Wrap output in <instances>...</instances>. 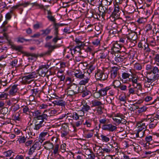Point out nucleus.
Masks as SVG:
<instances>
[{"label":"nucleus","mask_w":159,"mask_h":159,"mask_svg":"<svg viewBox=\"0 0 159 159\" xmlns=\"http://www.w3.org/2000/svg\"><path fill=\"white\" fill-rule=\"evenodd\" d=\"M79 89L80 86L78 87L76 84L72 83L68 86L66 92L68 97H72L79 93Z\"/></svg>","instance_id":"f257e3e1"},{"label":"nucleus","mask_w":159,"mask_h":159,"mask_svg":"<svg viewBox=\"0 0 159 159\" xmlns=\"http://www.w3.org/2000/svg\"><path fill=\"white\" fill-rule=\"evenodd\" d=\"M126 35L130 44L129 45L132 47L134 46L137 42L136 41L137 38V33L130 30L128 34H126Z\"/></svg>","instance_id":"f03ea898"},{"label":"nucleus","mask_w":159,"mask_h":159,"mask_svg":"<svg viewBox=\"0 0 159 159\" xmlns=\"http://www.w3.org/2000/svg\"><path fill=\"white\" fill-rule=\"evenodd\" d=\"M148 76L150 79L152 80H157L159 78V70L156 66L153 67L152 69L149 73Z\"/></svg>","instance_id":"7ed1b4c3"},{"label":"nucleus","mask_w":159,"mask_h":159,"mask_svg":"<svg viewBox=\"0 0 159 159\" xmlns=\"http://www.w3.org/2000/svg\"><path fill=\"white\" fill-rule=\"evenodd\" d=\"M131 77L128 80V82H132V85L135 88H136L137 90H141L142 86L139 83H138L139 78L136 75H131Z\"/></svg>","instance_id":"20e7f679"},{"label":"nucleus","mask_w":159,"mask_h":159,"mask_svg":"<svg viewBox=\"0 0 159 159\" xmlns=\"http://www.w3.org/2000/svg\"><path fill=\"white\" fill-rule=\"evenodd\" d=\"M108 74L104 73L102 70H98L95 73V76L97 80H104L108 78Z\"/></svg>","instance_id":"39448f33"},{"label":"nucleus","mask_w":159,"mask_h":159,"mask_svg":"<svg viewBox=\"0 0 159 159\" xmlns=\"http://www.w3.org/2000/svg\"><path fill=\"white\" fill-rule=\"evenodd\" d=\"M37 77V75L36 72H33L27 75L22 77V83L24 84L29 83V80L36 78Z\"/></svg>","instance_id":"423d86ee"},{"label":"nucleus","mask_w":159,"mask_h":159,"mask_svg":"<svg viewBox=\"0 0 159 159\" xmlns=\"http://www.w3.org/2000/svg\"><path fill=\"white\" fill-rule=\"evenodd\" d=\"M151 115H147V117L145 119L146 121H148L149 124L148 125L149 128L150 129H154L157 126L158 122L152 117H150Z\"/></svg>","instance_id":"0eeeda50"},{"label":"nucleus","mask_w":159,"mask_h":159,"mask_svg":"<svg viewBox=\"0 0 159 159\" xmlns=\"http://www.w3.org/2000/svg\"><path fill=\"white\" fill-rule=\"evenodd\" d=\"M33 116H34V119L36 120H46L48 117V116L46 114H41V113L38 110L34 112Z\"/></svg>","instance_id":"6e6552de"},{"label":"nucleus","mask_w":159,"mask_h":159,"mask_svg":"<svg viewBox=\"0 0 159 159\" xmlns=\"http://www.w3.org/2000/svg\"><path fill=\"white\" fill-rule=\"evenodd\" d=\"M119 12L118 7H115L112 14L110 17V19L111 21H115L116 22V20L120 18V13Z\"/></svg>","instance_id":"1a4fd4ad"},{"label":"nucleus","mask_w":159,"mask_h":159,"mask_svg":"<svg viewBox=\"0 0 159 159\" xmlns=\"http://www.w3.org/2000/svg\"><path fill=\"white\" fill-rule=\"evenodd\" d=\"M49 66L48 65H42L39 66V75L42 77H44L48 72V68Z\"/></svg>","instance_id":"9d476101"},{"label":"nucleus","mask_w":159,"mask_h":159,"mask_svg":"<svg viewBox=\"0 0 159 159\" xmlns=\"http://www.w3.org/2000/svg\"><path fill=\"white\" fill-rule=\"evenodd\" d=\"M130 73H129L128 71H125V72H122L121 77L120 78L121 80L123 83H126L128 82V80L130 78H129L130 75H131V70L129 69Z\"/></svg>","instance_id":"9b49d317"},{"label":"nucleus","mask_w":159,"mask_h":159,"mask_svg":"<svg viewBox=\"0 0 159 159\" xmlns=\"http://www.w3.org/2000/svg\"><path fill=\"white\" fill-rule=\"evenodd\" d=\"M102 128L103 130L113 132L116 130L117 128L116 126L114 125L111 124H107L106 125H102Z\"/></svg>","instance_id":"f8f14e48"},{"label":"nucleus","mask_w":159,"mask_h":159,"mask_svg":"<svg viewBox=\"0 0 159 159\" xmlns=\"http://www.w3.org/2000/svg\"><path fill=\"white\" fill-rule=\"evenodd\" d=\"M121 45L118 43L117 42H114L112 43L111 50L115 52H119L121 49Z\"/></svg>","instance_id":"ddd939ff"},{"label":"nucleus","mask_w":159,"mask_h":159,"mask_svg":"<svg viewBox=\"0 0 159 159\" xmlns=\"http://www.w3.org/2000/svg\"><path fill=\"white\" fill-rule=\"evenodd\" d=\"M79 93H82V97H84L91 94V92L88 90L85 87L84 89L83 86H80Z\"/></svg>","instance_id":"4468645a"},{"label":"nucleus","mask_w":159,"mask_h":159,"mask_svg":"<svg viewBox=\"0 0 159 159\" xmlns=\"http://www.w3.org/2000/svg\"><path fill=\"white\" fill-rule=\"evenodd\" d=\"M60 46H57V45L52 46L50 44H46L45 45V47L48 48V50L47 52H44L42 54L41 56H42L44 55H49L54 49L56 47H59Z\"/></svg>","instance_id":"2eb2a0df"},{"label":"nucleus","mask_w":159,"mask_h":159,"mask_svg":"<svg viewBox=\"0 0 159 159\" xmlns=\"http://www.w3.org/2000/svg\"><path fill=\"white\" fill-rule=\"evenodd\" d=\"M88 73H83L80 70H76L74 72V75L78 79H82L86 75H88Z\"/></svg>","instance_id":"dca6fc26"},{"label":"nucleus","mask_w":159,"mask_h":159,"mask_svg":"<svg viewBox=\"0 0 159 159\" xmlns=\"http://www.w3.org/2000/svg\"><path fill=\"white\" fill-rule=\"evenodd\" d=\"M100 125H106L110 122L109 119L107 117L104 116L102 115L99 119Z\"/></svg>","instance_id":"f3484780"},{"label":"nucleus","mask_w":159,"mask_h":159,"mask_svg":"<svg viewBox=\"0 0 159 159\" xmlns=\"http://www.w3.org/2000/svg\"><path fill=\"white\" fill-rule=\"evenodd\" d=\"M119 69V67L115 66L111 68L110 70L111 77V79H114L115 78L117 75Z\"/></svg>","instance_id":"a211bd4d"},{"label":"nucleus","mask_w":159,"mask_h":159,"mask_svg":"<svg viewBox=\"0 0 159 159\" xmlns=\"http://www.w3.org/2000/svg\"><path fill=\"white\" fill-rule=\"evenodd\" d=\"M44 120H41V121L36 120L35 123V125L34 127V130H38L41 127L44 126L43 122Z\"/></svg>","instance_id":"6ab92c4d"},{"label":"nucleus","mask_w":159,"mask_h":159,"mask_svg":"<svg viewBox=\"0 0 159 159\" xmlns=\"http://www.w3.org/2000/svg\"><path fill=\"white\" fill-rule=\"evenodd\" d=\"M68 126L67 125L65 124L62 125L61 133V136L62 137L66 138V136L68 134Z\"/></svg>","instance_id":"aec40b11"},{"label":"nucleus","mask_w":159,"mask_h":159,"mask_svg":"<svg viewBox=\"0 0 159 159\" xmlns=\"http://www.w3.org/2000/svg\"><path fill=\"white\" fill-rule=\"evenodd\" d=\"M112 119L114 121L118 124H125L126 122L125 120L121 117H119L118 114L116 115L115 117H113Z\"/></svg>","instance_id":"412c9836"},{"label":"nucleus","mask_w":159,"mask_h":159,"mask_svg":"<svg viewBox=\"0 0 159 159\" xmlns=\"http://www.w3.org/2000/svg\"><path fill=\"white\" fill-rule=\"evenodd\" d=\"M80 107L81 108V110L85 112H88L91 110L90 107L88 105L87 103L84 102L82 103V104L80 106Z\"/></svg>","instance_id":"4be33fe9"},{"label":"nucleus","mask_w":159,"mask_h":159,"mask_svg":"<svg viewBox=\"0 0 159 159\" xmlns=\"http://www.w3.org/2000/svg\"><path fill=\"white\" fill-rule=\"evenodd\" d=\"M137 131L142 132L143 130H145L147 129V125H146L145 123L143 122H141L138 124Z\"/></svg>","instance_id":"5701e85b"},{"label":"nucleus","mask_w":159,"mask_h":159,"mask_svg":"<svg viewBox=\"0 0 159 159\" xmlns=\"http://www.w3.org/2000/svg\"><path fill=\"white\" fill-rule=\"evenodd\" d=\"M85 77H84L82 80L80 81L79 84L80 86L81 85H85L86 84L89 82V74L88 73V75H86Z\"/></svg>","instance_id":"b1692460"},{"label":"nucleus","mask_w":159,"mask_h":159,"mask_svg":"<svg viewBox=\"0 0 159 159\" xmlns=\"http://www.w3.org/2000/svg\"><path fill=\"white\" fill-rule=\"evenodd\" d=\"M16 100V103L13 104L10 108V111L12 112V113H15V112L20 108V106L19 104L16 103L19 100L17 99Z\"/></svg>","instance_id":"393cba45"},{"label":"nucleus","mask_w":159,"mask_h":159,"mask_svg":"<svg viewBox=\"0 0 159 159\" xmlns=\"http://www.w3.org/2000/svg\"><path fill=\"white\" fill-rule=\"evenodd\" d=\"M19 86V85L17 84H14L11 86L9 91V94L10 95H14L17 92Z\"/></svg>","instance_id":"a878e982"},{"label":"nucleus","mask_w":159,"mask_h":159,"mask_svg":"<svg viewBox=\"0 0 159 159\" xmlns=\"http://www.w3.org/2000/svg\"><path fill=\"white\" fill-rule=\"evenodd\" d=\"M146 78L147 79V81L144 83V86L145 87L151 88V86L152 87L154 85V83H152L153 82L156 80H150L148 76H147Z\"/></svg>","instance_id":"bb28decb"},{"label":"nucleus","mask_w":159,"mask_h":159,"mask_svg":"<svg viewBox=\"0 0 159 159\" xmlns=\"http://www.w3.org/2000/svg\"><path fill=\"white\" fill-rule=\"evenodd\" d=\"M92 107H99L102 108V106H103V104L102 102L97 100H94L91 101Z\"/></svg>","instance_id":"cd10ccee"},{"label":"nucleus","mask_w":159,"mask_h":159,"mask_svg":"<svg viewBox=\"0 0 159 159\" xmlns=\"http://www.w3.org/2000/svg\"><path fill=\"white\" fill-rule=\"evenodd\" d=\"M111 89V88L109 86L106 87L105 88H102L99 90L101 96H104L107 95V92Z\"/></svg>","instance_id":"c85d7f7f"},{"label":"nucleus","mask_w":159,"mask_h":159,"mask_svg":"<svg viewBox=\"0 0 159 159\" xmlns=\"http://www.w3.org/2000/svg\"><path fill=\"white\" fill-rule=\"evenodd\" d=\"M53 103L55 105L61 106H64L66 104L65 102L61 99H57L54 101Z\"/></svg>","instance_id":"c756f323"},{"label":"nucleus","mask_w":159,"mask_h":159,"mask_svg":"<svg viewBox=\"0 0 159 159\" xmlns=\"http://www.w3.org/2000/svg\"><path fill=\"white\" fill-rule=\"evenodd\" d=\"M119 42L125 44H129V45L130 44L128 40L127 37L126 36V34L123 36L120 39Z\"/></svg>","instance_id":"7c9ffc66"},{"label":"nucleus","mask_w":159,"mask_h":159,"mask_svg":"<svg viewBox=\"0 0 159 159\" xmlns=\"http://www.w3.org/2000/svg\"><path fill=\"white\" fill-rule=\"evenodd\" d=\"M63 26L62 24L54 23L53 26L54 28V34H59L58 29L60 26Z\"/></svg>","instance_id":"2f4dec72"},{"label":"nucleus","mask_w":159,"mask_h":159,"mask_svg":"<svg viewBox=\"0 0 159 159\" xmlns=\"http://www.w3.org/2000/svg\"><path fill=\"white\" fill-rule=\"evenodd\" d=\"M134 144L135 145L133 147L134 151L139 154L141 155L143 151H141L140 146L136 143H134Z\"/></svg>","instance_id":"473e14b6"},{"label":"nucleus","mask_w":159,"mask_h":159,"mask_svg":"<svg viewBox=\"0 0 159 159\" xmlns=\"http://www.w3.org/2000/svg\"><path fill=\"white\" fill-rule=\"evenodd\" d=\"M152 153L153 152L151 151L144 150L142 151L141 155L144 157H149L152 156Z\"/></svg>","instance_id":"72a5a7b5"},{"label":"nucleus","mask_w":159,"mask_h":159,"mask_svg":"<svg viewBox=\"0 0 159 159\" xmlns=\"http://www.w3.org/2000/svg\"><path fill=\"white\" fill-rule=\"evenodd\" d=\"M148 115H151V116L150 117H152V119H154L155 120H157L159 119V110H156L153 114Z\"/></svg>","instance_id":"f704fd0d"},{"label":"nucleus","mask_w":159,"mask_h":159,"mask_svg":"<svg viewBox=\"0 0 159 159\" xmlns=\"http://www.w3.org/2000/svg\"><path fill=\"white\" fill-rule=\"evenodd\" d=\"M38 143V142H36L33 146L30 148L28 152V154L30 155L32 154L34 152L35 150L37 147V144Z\"/></svg>","instance_id":"c9c22d12"},{"label":"nucleus","mask_w":159,"mask_h":159,"mask_svg":"<svg viewBox=\"0 0 159 159\" xmlns=\"http://www.w3.org/2000/svg\"><path fill=\"white\" fill-rule=\"evenodd\" d=\"M44 144L45 146V147L47 149H53L54 146L53 144L50 143L49 141L45 142Z\"/></svg>","instance_id":"e433bc0d"},{"label":"nucleus","mask_w":159,"mask_h":159,"mask_svg":"<svg viewBox=\"0 0 159 159\" xmlns=\"http://www.w3.org/2000/svg\"><path fill=\"white\" fill-rule=\"evenodd\" d=\"M49 136V134L47 132H42L39 136V139H45L47 138V137Z\"/></svg>","instance_id":"4c0bfd02"},{"label":"nucleus","mask_w":159,"mask_h":159,"mask_svg":"<svg viewBox=\"0 0 159 159\" xmlns=\"http://www.w3.org/2000/svg\"><path fill=\"white\" fill-rule=\"evenodd\" d=\"M152 138L159 139V133H153L152 136L150 135L146 137L145 139H152Z\"/></svg>","instance_id":"58836bf2"},{"label":"nucleus","mask_w":159,"mask_h":159,"mask_svg":"<svg viewBox=\"0 0 159 159\" xmlns=\"http://www.w3.org/2000/svg\"><path fill=\"white\" fill-rule=\"evenodd\" d=\"M148 109V107L146 106H143L141 107H139L138 109L137 112L139 114L143 112H145Z\"/></svg>","instance_id":"ea45409f"},{"label":"nucleus","mask_w":159,"mask_h":159,"mask_svg":"<svg viewBox=\"0 0 159 159\" xmlns=\"http://www.w3.org/2000/svg\"><path fill=\"white\" fill-rule=\"evenodd\" d=\"M42 32V35L44 36H46L49 34L51 31V29L49 27H48L45 30H41Z\"/></svg>","instance_id":"a19ab883"},{"label":"nucleus","mask_w":159,"mask_h":159,"mask_svg":"<svg viewBox=\"0 0 159 159\" xmlns=\"http://www.w3.org/2000/svg\"><path fill=\"white\" fill-rule=\"evenodd\" d=\"M92 120L94 121H95V119L93 118L91 120L89 119L87 120L85 123H84V125H86V126L88 127H91L92 125L91 123V121Z\"/></svg>","instance_id":"79ce46f5"},{"label":"nucleus","mask_w":159,"mask_h":159,"mask_svg":"<svg viewBox=\"0 0 159 159\" xmlns=\"http://www.w3.org/2000/svg\"><path fill=\"white\" fill-rule=\"evenodd\" d=\"M13 153L14 152L13 151L11 150H9L3 152V154L5 157H9L11 156L12 153Z\"/></svg>","instance_id":"37998d69"},{"label":"nucleus","mask_w":159,"mask_h":159,"mask_svg":"<svg viewBox=\"0 0 159 159\" xmlns=\"http://www.w3.org/2000/svg\"><path fill=\"white\" fill-rule=\"evenodd\" d=\"M93 96L94 98L97 99L102 97L99 91H98L97 89H96V91L93 93Z\"/></svg>","instance_id":"c03bdc74"},{"label":"nucleus","mask_w":159,"mask_h":159,"mask_svg":"<svg viewBox=\"0 0 159 159\" xmlns=\"http://www.w3.org/2000/svg\"><path fill=\"white\" fill-rule=\"evenodd\" d=\"M131 86V85H130L129 86V94H135L136 93V90H135L136 88H135L134 87V88L130 87Z\"/></svg>","instance_id":"a18cd8bd"},{"label":"nucleus","mask_w":159,"mask_h":159,"mask_svg":"<svg viewBox=\"0 0 159 159\" xmlns=\"http://www.w3.org/2000/svg\"><path fill=\"white\" fill-rule=\"evenodd\" d=\"M113 85L114 88H119V86L121 84L120 82L118 80H115L113 82Z\"/></svg>","instance_id":"49530a36"},{"label":"nucleus","mask_w":159,"mask_h":159,"mask_svg":"<svg viewBox=\"0 0 159 159\" xmlns=\"http://www.w3.org/2000/svg\"><path fill=\"white\" fill-rule=\"evenodd\" d=\"M26 55L29 57L28 59L33 60L37 57L36 55L34 54L27 53Z\"/></svg>","instance_id":"de8ad7c7"},{"label":"nucleus","mask_w":159,"mask_h":159,"mask_svg":"<svg viewBox=\"0 0 159 159\" xmlns=\"http://www.w3.org/2000/svg\"><path fill=\"white\" fill-rule=\"evenodd\" d=\"M20 114V111L16 112L15 114L14 115V119L16 120L19 121L20 119V118L19 117Z\"/></svg>","instance_id":"09e8293b"},{"label":"nucleus","mask_w":159,"mask_h":159,"mask_svg":"<svg viewBox=\"0 0 159 159\" xmlns=\"http://www.w3.org/2000/svg\"><path fill=\"white\" fill-rule=\"evenodd\" d=\"M21 107H23V112L25 114H27L28 112H29L30 109L29 107L27 106H22Z\"/></svg>","instance_id":"8fccbe9b"},{"label":"nucleus","mask_w":159,"mask_h":159,"mask_svg":"<svg viewBox=\"0 0 159 159\" xmlns=\"http://www.w3.org/2000/svg\"><path fill=\"white\" fill-rule=\"evenodd\" d=\"M55 37L52 39V42L56 44L58 40H60L61 39V37H60L58 36V34H54Z\"/></svg>","instance_id":"3c124183"},{"label":"nucleus","mask_w":159,"mask_h":159,"mask_svg":"<svg viewBox=\"0 0 159 159\" xmlns=\"http://www.w3.org/2000/svg\"><path fill=\"white\" fill-rule=\"evenodd\" d=\"M134 69L136 70H141L142 67L140 64L136 63L134 64Z\"/></svg>","instance_id":"603ef678"},{"label":"nucleus","mask_w":159,"mask_h":159,"mask_svg":"<svg viewBox=\"0 0 159 159\" xmlns=\"http://www.w3.org/2000/svg\"><path fill=\"white\" fill-rule=\"evenodd\" d=\"M144 130H143L142 132H137L136 134V138H141L143 136V134L144 133Z\"/></svg>","instance_id":"864d4df0"},{"label":"nucleus","mask_w":159,"mask_h":159,"mask_svg":"<svg viewBox=\"0 0 159 159\" xmlns=\"http://www.w3.org/2000/svg\"><path fill=\"white\" fill-rule=\"evenodd\" d=\"M138 108V106H136L134 105H131L130 108H129V110L131 112L134 111L136 109Z\"/></svg>","instance_id":"5fc2aeb1"},{"label":"nucleus","mask_w":159,"mask_h":159,"mask_svg":"<svg viewBox=\"0 0 159 159\" xmlns=\"http://www.w3.org/2000/svg\"><path fill=\"white\" fill-rule=\"evenodd\" d=\"M155 62L159 63V53H157L153 58Z\"/></svg>","instance_id":"6e6d98bb"},{"label":"nucleus","mask_w":159,"mask_h":159,"mask_svg":"<svg viewBox=\"0 0 159 159\" xmlns=\"http://www.w3.org/2000/svg\"><path fill=\"white\" fill-rule=\"evenodd\" d=\"M143 50H144L145 52L147 53H148L151 52V50L148 47V44H145V46Z\"/></svg>","instance_id":"4d7b16f0"},{"label":"nucleus","mask_w":159,"mask_h":159,"mask_svg":"<svg viewBox=\"0 0 159 159\" xmlns=\"http://www.w3.org/2000/svg\"><path fill=\"white\" fill-rule=\"evenodd\" d=\"M7 77H4V78H2L0 80V82H6V83H9L10 80L7 79Z\"/></svg>","instance_id":"13d9d810"},{"label":"nucleus","mask_w":159,"mask_h":159,"mask_svg":"<svg viewBox=\"0 0 159 159\" xmlns=\"http://www.w3.org/2000/svg\"><path fill=\"white\" fill-rule=\"evenodd\" d=\"M67 53H69L71 55V56H72L73 55V52L72 51V49L71 48H67L66 49L65 53L66 54Z\"/></svg>","instance_id":"bf43d9fd"},{"label":"nucleus","mask_w":159,"mask_h":159,"mask_svg":"<svg viewBox=\"0 0 159 159\" xmlns=\"http://www.w3.org/2000/svg\"><path fill=\"white\" fill-rule=\"evenodd\" d=\"M59 146V145L58 144H56L55 145L53 151V153L54 154L57 153L58 150Z\"/></svg>","instance_id":"052dcab7"},{"label":"nucleus","mask_w":159,"mask_h":159,"mask_svg":"<svg viewBox=\"0 0 159 159\" xmlns=\"http://www.w3.org/2000/svg\"><path fill=\"white\" fill-rule=\"evenodd\" d=\"M119 88L122 91H125L127 90V86L125 85L120 84Z\"/></svg>","instance_id":"680f3d73"},{"label":"nucleus","mask_w":159,"mask_h":159,"mask_svg":"<svg viewBox=\"0 0 159 159\" xmlns=\"http://www.w3.org/2000/svg\"><path fill=\"white\" fill-rule=\"evenodd\" d=\"M72 116L73 118L76 120H78L79 119V116L77 112H75L73 113Z\"/></svg>","instance_id":"e2e57ef3"},{"label":"nucleus","mask_w":159,"mask_h":159,"mask_svg":"<svg viewBox=\"0 0 159 159\" xmlns=\"http://www.w3.org/2000/svg\"><path fill=\"white\" fill-rule=\"evenodd\" d=\"M153 67L154 66H152L150 64H148L146 66V70H148L149 73Z\"/></svg>","instance_id":"0e129e2a"},{"label":"nucleus","mask_w":159,"mask_h":159,"mask_svg":"<svg viewBox=\"0 0 159 159\" xmlns=\"http://www.w3.org/2000/svg\"><path fill=\"white\" fill-rule=\"evenodd\" d=\"M47 17L50 21L53 22L54 23H55L56 19L53 16L49 15V16H48Z\"/></svg>","instance_id":"69168bd1"},{"label":"nucleus","mask_w":159,"mask_h":159,"mask_svg":"<svg viewBox=\"0 0 159 159\" xmlns=\"http://www.w3.org/2000/svg\"><path fill=\"white\" fill-rule=\"evenodd\" d=\"M107 56V53L105 52L102 53H100L99 55V58L101 59H105L106 57Z\"/></svg>","instance_id":"338daca9"},{"label":"nucleus","mask_w":159,"mask_h":159,"mask_svg":"<svg viewBox=\"0 0 159 159\" xmlns=\"http://www.w3.org/2000/svg\"><path fill=\"white\" fill-rule=\"evenodd\" d=\"M8 109L7 107H4L1 110V111L2 114L5 115L8 112Z\"/></svg>","instance_id":"774afa93"}]
</instances>
